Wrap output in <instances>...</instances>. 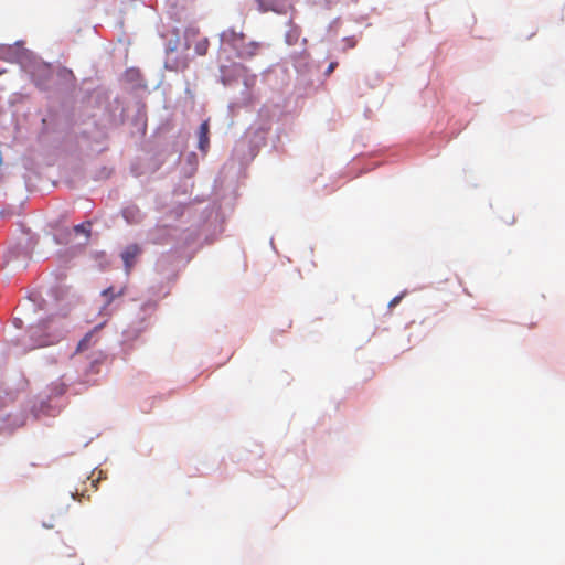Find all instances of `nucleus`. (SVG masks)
Here are the masks:
<instances>
[{
  "label": "nucleus",
  "instance_id": "f8f14e48",
  "mask_svg": "<svg viewBox=\"0 0 565 565\" xmlns=\"http://www.w3.org/2000/svg\"><path fill=\"white\" fill-rule=\"evenodd\" d=\"M399 299H401V297H395L393 300H391L390 307H393V306L397 305Z\"/></svg>",
  "mask_w": 565,
  "mask_h": 565
},
{
  "label": "nucleus",
  "instance_id": "f257e3e1",
  "mask_svg": "<svg viewBox=\"0 0 565 565\" xmlns=\"http://www.w3.org/2000/svg\"><path fill=\"white\" fill-rule=\"evenodd\" d=\"M157 311L156 301H147L141 305L138 315L130 322L126 333L130 338H136L151 326V319Z\"/></svg>",
  "mask_w": 565,
  "mask_h": 565
},
{
  "label": "nucleus",
  "instance_id": "6e6552de",
  "mask_svg": "<svg viewBox=\"0 0 565 565\" xmlns=\"http://www.w3.org/2000/svg\"><path fill=\"white\" fill-rule=\"evenodd\" d=\"M94 332L95 331H92L89 333H87L78 343L77 345V350L78 351H83V350H86L88 347H89V343H90V340L93 339L94 337Z\"/></svg>",
  "mask_w": 565,
  "mask_h": 565
},
{
  "label": "nucleus",
  "instance_id": "7ed1b4c3",
  "mask_svg": "<svg viewBox=\"0 0 565 565\" xmlns=\"http://www.w3.org/2000/svg\"><path fill=\"white\" fill-rule=\"evenodd\" d=\"M141 247L137 244L128 245L121 253V259L125 265V270L130 274L137 257L141 254Z\"/></svg>",
  "mask_w": 565,
  "mask_h": 565
},
{
  "label": "nucleus",
  "instance_id": "9b49d317",
  "mask_svg": "<svg viewBox=\"0 0 565 565\" xmlns=\"http://www.w3.org/2000/svg\"><path fill=\"white\" fill-rule=\"evenodd\" d=\"M255 82H256V75H252L248 78H246L245 85L246 86H253L255 84Z\"/></svg>",
  "mask_w": 565,
  "mask_h": 565
},
{
  "label": "nucleus",
  "instance_id": "9d476101",
  "mask_svg": "<svg viewBox=\"0 0 565 565\" xmlns=\"http://www.w3.org/2000/svg\"><path fill=\"white\" fill-rule=\"evenodd\" d=\"M338 63L337 62H332L329 64L327 71H326V74L327 75H330L337 67Z\"/></svg>",
  "mask_w": 565,
  "mask_h": 565
},
{
  "label": "nucleus",
  "instance_id": "20e7f679",
  "mask_svg": "<svg viewBox=\"0 0 565 565\" xmlns=\"http://www.w3.org/2000/svg\"><path fill=\"white\" fill-rule=\"evenodd\" d=\"M209 134H210V125H209V120H205L200 125L199 131H198V136H199L198 148L202 152H206L209 149V146H210Z\"/></svg>",
  "mask_w": 565,
  "mask_h": 565
},
{
  "label": "nucleus",
  "instance_id": "ddd939ff",
  "mask_svg": "<svg viewBox=\"0 0 565 565\" xmlns=\"http://www.w3.org/2000/svg\"><path fill=\"white\" fill-rule=\"evenodd\" d=\"M514 216H511V218L509 221H507L508 224H513L514 223Z\"/></svg>",
  "mask_w": 565,
  "mask_h": 565
},
{
  "label": "nucleus",
  "instance_id": "4468645a",
  "mask_svg": "<svg viewBox=\"0 0 565 565\" xmlns=\"http://www.w3.org/2000/svg\"><path fill=\"white\" fill-rule=\"evenodd\" d=\"M348 42H349V46L350 47H353L355 45V43L353 41H351V40H348Z\"/></svg>",
  "mask_w": 565,
  "mask_h": 565
},
{
  "label": "nucleus",
  "instance_id": "1a4fd4ad",
  "mask_svg": "<svg viewBox=\"0 0 565 565\" xmlns=\"http://www.w3.org/2000/svg\"><path fill=\"white\" fill-rule=\"evenodd\" d=\"M74 231L76 233H85L86 235H89V230L86 228V226L84 224H79V225H76L74 227Z\"/></svg>",
  "mask_w": 565,
  "mask_h": 565
},
{
  "label": "nucleus",
  "instance_id": "423d86ee",
  "mask_svg": "<svg viewBox=\"0 0 565 565\" xmlns=\"http://www.w3.org/2000/svg\"><path fill=\"white\" fill-rule=\"evenodd\" d=\"M40 332H41V328L40 327H33L30 330L31 338H36L35 339V345L36 347H45V345H50V344H52L54 342L49 337H41Z\"/></svg>",
  "mask_w": 565,
  "mask_h": 565
},
{
  "label": "nucleus",
  "instance_id": "0eeeda50",
  "mask_svg": "<svg viewBox=\"0 0 565 565\" xmlns=\"http://www.w3.org/2000/svg\"><path fill=\"white\" fill-rule=\"evenodd\" d=\"M223 38L225 41L231 43L234 47H236V43L238 41L244 40L245 35L243 32H236L234 29H230L223 33Z\"/></svg>",
  "mask_w": 565,
  "mask_h": 565
},
{
  "label": "nucleus",
  "instance_id": "f03ea898",
  "mask_svg": "<svg viewBox=\"0 0 565 565\" xmlns=\"http://www.w3.org/2000/svg\"><path fill=\"white\" fill-rule=\"evenodd\" d=\"M127 292V285H121L120 287L110 286L102 291V297L104 298V305L102 307V312L106 315H110L108 312L110 305L115 301V299L125 296Z\"/></svg>",
  "mask_w": 565,
  "mask_h": 565
},
{
  "label": "nucleus",
  "instance_id": "39448f33",
  "mask_svg": "<svg viewBox=\"0 0 565 565\" xmlns=\"http://www.w3.org/2000/svg\"><path fill=\"white\" fill-rule=\"evenodd\" d=\"M262 49L259 42L252 41L237 49V56L241 58H252L258 54Z\"/></svg>",
  "mask_w": 565,
  "mask_h": 565
}]
</instances>
